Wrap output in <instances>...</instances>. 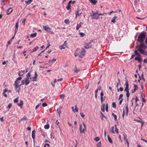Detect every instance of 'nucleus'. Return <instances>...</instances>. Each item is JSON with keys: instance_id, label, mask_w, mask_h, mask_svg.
<instances>
[{"instance_id": "nucleus-7", "label": "nucleus", "mask_w": 147, "mask_h": 147, "mask_svg": "<svg viewBox=\"0 0 147 147\" xmlns=\"http://www.w3.org/2000/svg\"><path fill=\"white\" fill-rule=\"evenodd\" d=\"M83 125L84 127V128H83L82 129V125L81 124L80 125V133L81 134H82L84 132V128H86V127L85 126V125L84 124V123H83Z\"/></svg>"}, {"instance_id": "nucleus-20", "label": "nucleus", "mask_w": 147, "mask_h": 147, "mask_svg": "<svg viewBox=\"0 0 147 147\" xmlns=\"http://www.w3.org/2000/svg\"><path fill=\"white\" fill-rule=\"evenodd\" d=\"M90 2L93 5H96L97 3V1H90Z\"/></svg>"}, {"instance_id": "nucleus-42", "label": "nucleus", "mask_w": 147, "mask_h": 147, "mask_svg": "<svg viewBox=\"0 0 147 147\" xmlns=\"http://www.w3.org/2000/svg\"><path fill=\"white\" fill-rule=\"evenodd\" d=\"M113 107L114 108H115L116 107V104L115 102L112 103Z\"/></svg>"}, {"instance_id": "nucleus-11", "label": "nucleus", "mask_w": 147, "mask_h": 147, "mask_svg": "<svg viewBox=\"0 0 147 147\" xmlns=\"http://www.w3.org/2000/svg\"><path fill=\"white\" fill-rule=\"evenodd\" d=\"M13 10L12 9V8L10 7L7 11V15L9 14Z\"/></svg>"}, {"instance_id": "nucleus-12", "label": "nucleus", "mask_w": 147, "mask_h": 147, "mask_svg": "<svg viewBox=\"0 0 147 147\" xmlns=\"http://www.w3.org/2000/svg\"><path fill=\"white\" fill-rule=\"evenodd\" d=\"M43 28L45 30H50L51 28L48 26H43Z\"/></svg>"}, {"instance_id": "nucleus-61", "label": "nucleus", "mask_w": 147, "mask_h": 147, "mask_svg": "<svg viewBox=\"0 0 147 147\" xmlns=\"http://www.w3.org/2000/svg\"><path fill=\"white\" fill-rule=\"evenodd\" d=\"M29 77H27L26 78H25L24 80H26L27 81H30L29 80Z\"/></svg>"}, {"instance_id": "nucleus-62", "label": "nucleus", "mask_w": 147, "mask_h": 147, "mask_svg": "<svg viewBox=\"0 0 147 147\" xmlns=\"http://www.w3.org/2000/svg\"><path fill=\"white\" fill-rule=\"evenodd\" d=\"M56 124L58 126L59 125V122L58 121V120H57L56 122Z\"/></svg>"}, {"instance_id": "nucleus-46", "label": "nucleus", "mask_w": 147, "mask_h": 147, "mask_svg": "<svg viewBox=\"0 0 147 147\" xmlns=\"http://www.w3.org/2000/svg\"><path fill=\"white\" fill-rule=\"evenodd\" d=\"M47 104L45 102L42 104V106L43 107L47 106Z\"/></svg>"}, {"instance_id": "nucleus-56", "label": "nucleus", "mask_w": 147, "mask_h": 147, "mask_svg": "<svg viewBox=\"0 0 147 147\" xmlns=\"http://www.w3.org/2000/svg\"><path fill=\"white\" fill-rule=\"evenodd\" d=\"M101 117L102 118H103V117H105V115L101 112Z\"/></svg>"}, {"instance_id": "nucleus-35", "label": "nucleus", "mask_w": 147, "mask_h": 147, "mask_svg": "<svg viewBox=\"0 0 147 147\" xmlns=\"http://www.w3.org/2000/svg\"><path fill=\"white\" fill-rule=\"evenodd\" d=\"M75 109L74 110L75 111V112L76 111V112H78V109L77 108V106L75 105Z\"/></svg>"}, {"instance_id": "nucleus-13", "label": "nucleus", "mask_w": 147, "mask_h": 147, "mask_svg": "<svg viewBox=\"0 0 147 147\" xmlns=\"http://www.w3.org/2000/svg\"><path fill=\"white\" fill-rule=\"evenodd\" d=\"M35 133H36V132L35 130H33L32 131V138L33 139V141L34 142V139L35 138Z\"/></svg>"}, {"instance_id": "nucleus-39", "label": "nucleus", "mask_w": 147, "mask_h": 147, "mask_svg": "<svg viewBox=\"0 0 147 147\" xmlns=\"http://www.w3.org/2000/svg\"><path fill=\"white\" fill-rule=\"evenodd\" d=\"M70 5H67L66 6V9L68 10H69V9H71V7H70Z\"/></svg>"}, {"instance_id": "nucleus-9", "label": "nucleus", "mask_w": 147, "mask_h": 147, "mask_svg": "<svg viewBox=\"0 0 147 147\" xmlns=\"http://www.w3.org/2000/svg\"><path fill=\"white\" fill-rule=\"evenodd\" d=\"M142 54L144 55L146 51L142 49L141 48H136Z\"/></svg>"}, {"instance_id": "nucleus-26", "label": "nucleus", "mask_w": 147, "mask_h": 147, "mask_svg": "<svg viewBox=\"0 0 147 147\" xmlns=\"http://www.w3.org/2000/svg\"><path fill=\"white\" fill-rule=\"evenodd\" d=\"M101 143L100 141L97 144V147H101Z\"/></svg>"}, {"instance_id": "nucleus-43", "label": "nucleus", "mask_w": 147, "mask_h": 147, "mask_svg": "<svg viewBox=\"0 0 147 147\" xmlns=\"http://www.w3.org/2000/svg\"><path fill=\"white\" fill-rule=\"evenodd\" d=\"M106 111L107 112H108V105L107 104H106Z\"/></svg>"}, {"instance_id": "nucleus-38", "label": "nucleus", "mask_w": 147, "mask_h": 147, "mask_svg": "<svg viewBox=\"0 0 147 147\" xmlns=\"http://www.w3.org/2000/svg\"><path fill=\"white\" fill-rule=\"evenodd\" d=\"M18 97H17L16 98V99H14L13 100L14 102L15 103L17 102H18Z\"/></svg>"}, {"instance_id": "nucleus-10", "label": "nucleus", "mask_w": 147, "mask_h": 147, "mask_svg": "<svg viewBox=\"0 0 147 147\" xmlns=\"http://www.w3.org/2000/svg\"><path fill=\"white\" fill-rule=\"evenodd\" d=\"M83 24L82 22H80L79 24H78L76 26V29L78 30L82 26Z\"/></svg>"}, {"instance_id": "nucleus-27", "label": "nucleus", "mask_w": 147, "mask_h": 147, "mask_svg": "<svg viewBox=\"0 0 147 147\" xmlns=\"http://www.w3.org/2000/svg\"><path fill=\"white\" fill-rule=\"evenodd\" d=\"M65 46L64 45V44H63L60 47V49L61 50H62L63 49H65Z\"/></svg>"}, {"instance_id": "nucleus-40", "label": "nucleus", "mask_w": 147, "mask_h": 147, "mask_svg": "<svg viewBox=\"0 0 147 147\" xmlns=\"http://www.w3.org/2000/svg\"><path fill=\"white\" fill-rule=\"evenodd\" d=\"M32 1H26L25 2L27 4H30Z\"/></svg>"}, {"instance_id": "nucleus-25", "label": "nucleus", "mask_w": 147, "mask_h": 147, "mask_svg": "<svg viewBox=\"0 0 147 147\" xmlns=\"http://www.w3.org/2000/svg\"><path fill=\"white\" fill-rule=\"evenodd\" d=\"M112 115L114 117L115 121L117 120V116L116 115H115L113 113H112Z\"/></svg>"}, {"instance_id": "nucleus-23", "label": "nucleus", "mask_w": 147, "mask_h": 147, "mask_svg": "<svg viewBox=\"0 0 147 147\" xmlns=\"http://www.w3.org/2000/svg\"><path fill=\"white\" fill-rule=\"evenodd\" d=\"M64 22L65 24H69V20L68 19H66L64 20Z\"/></svg>"}, {"instance_id": "nucleus-51", "label": "nucleus", "mask_w": 147, "mask_h": 147, "mask_svg": "<svg viewBox=\"0 0 147 147\" xmlns=\"http://www.w3.org/2000/svg\"><path fill=\"white\" fill-rule=\"evenodd\" d=\"M94 13L96 15H98V14H99V12L98 11H96Z\"/></svg>"}, {"instance_id": "nucleus-57", "label": "nucleus", "mask_w": 147, "mask_h": 147, "mask_svg": "<svg viewBox=\"0 0 147 147\" xmlns=\"http://www.w3.org/2000/svg\"><path fill=\"white\" fill-rule=\"evenodd\" d=\"M112 12H114V13H116V11H111L110 12H109V15H111Z\"/></svg>"}, {"instance_id": "nucleus-50", "label": "nucleus", "mask_w": 147, "mask_h": 147, "mask_svg": "<svg viewBox=\"0 0 147 147\" xmlns=\"http://www.w3.org/2000/svg\"><path fill=\"white\" fill-rule=\"evenodd\" d=\"M12 105V104H11V103L9 104L8 105V108H9V109H10V108L11 107Z\"/></svg>"}, {"instance_id": "nucleus-48", "label": "nucleus", "mask_w": 147, "mask_h": 147, "mask_svg": "<svg viewBox=\"0 0 147 147\" xmlns=\"http://www.w3.org/2000/svg\"><path fill=\"white\" fill-rule=\"evenodd\" d=\"M80 115L82 118H84L85 117V115L82 113H80Z\"/></svg>"}, {"instance_id": "nucleus-37", "label": "nucleus", "mask_w": 147, "mask_h": 147, "mask_svg": "<svg viewBox=\"0 0 147 147\" xmlns=\"http://www.w3.org/2000/svg\"><path fill=\"white\" fill-rule=\"evenodd\" d=\"M94 140L96 141L97 142L98 141L100 140V138L98 137H96L94 138Z\"/></svg>"}, {"instance_id": "nucleus-45", "label": "nucleus", "mask_w": 147, "mask_h": 147, "mask_svg": "<svg viewBox=\"0 0 147 147\" xmlns=\"http://www.w3.org/2000/svg\"><path fill=\"white\" fill-rule=\"evenodd\" d=\"M123 96V94H120L119 96V99L120 100V99H121L122 98Z\"/></svg>"}, {"instance_id": "nucleus-31", "label": "nucleus", "mask_w": 147, "mask_h": 147, "mask_svg": "<svg viewBox=\"0 0 147 147\" xmlns=\"http://www.w3.org/2000/svg\"><path fill=\"white\" fill-rule=\"evenodd\" d=\"M49 127V125L48 124L44 126V128L46 129H48Z\"/></svg>"}, {"instance_id": "nucleus-17", "label": "nucleus", "mask_w": 147, "mask_h": 147, "mask_svg": "<svg viewBox=\"0 0 147 147\" xmlns=\"http://www.w3.org/2000/svg\"><path fill=\"white\" fill-rule=\"evenodd\" d=\"M117 18V17L116 16H115L114 17H113L112 19L111 22L114 23L115 22V19H116Z\"/></svg>"}, {"instance_id": "nucleus-59", "label": "nucleus", "mask_w": 147, "mask_h": 147, "mask_svg": "<svg viewBox=\"0 0 147 147\" xmlns=\"http://www.w3.org/2000/svg\"><path fill=\"white\" fill-rule=\"evenodd\" d=\"M123 136H124V140L125 141H126V142L127 141V140H127V138H125V136H124V135H123Z\"/></svg>"}, {"instance_id": "nucleus-53", "label": "nucleus", "mask_w": 147, "mask_h": 147, "mask_svg": "<svg viewBox=\"0 0 147 147\" xmlns=\"http://www.w3.org/2000/svg\"><path fill=\"white\" fill-rule=\"evenodd\" d=\"M30 72H28L27 74L26 77H30Z\"/></svg>"}, {"instance_id": "nucleus-41", "label": "nucleus", "mask_w": 147, "mask_h": 147, "mask_svg": "<svg viewBox=\"0 0 147 147\" xmlns=\"http://www.w3.org/2000/svg\"><path fill=\"white\" fill-rule=\"evenodd\" d=\"M27 119V117H24L23 118L21 119L20 121H23L24 120H26Z\"/></svg>"}, {"instance_id": "nucleus-15", "label": "nucleus", "mask_w": 147, "mask_h": 147, "mask_svg": "<svg viewBox=\"0 0 147 147\" xmlns=\"http://www.w3.org/2000/svg\"><path fill=\"white\" fill-rule=\"evenodd\" d=\"M20 104L18 103V105L21 108H22V106L23 104V102L22 100H20Z\"/></svg>"}, {"instance_id": "nucleus-64", "label": "nucleus", "mask_w": 147, "mask_h": 147, "mask_svg": "<svg viewBox=\"0 0 147 147\" xmlns=\"http://www.w3.org/2000/svg\"><path fill=\"white\" fill-rule=\"evenodd\" d=\"M145 43L147 45V37H146L145 40Z\"/></svg>"}, {"instance_id": "nucleus-49", "label": "nucleus", "mask_w": 147, "mask_h": 147, "mask_svg": "<svg viewBox=\"0 0 147 147\" xmlns=\"http://www.w3.org/2000/svg\"><path fill=\"white\" fill-rule=\"evenodd\" d=\"M41 105V103L38 104L35 107V109H36L39 107V106Z\"/></svg>"}, {"instance_id": "nucleus-63", "label": "nucleus", "mask_w": 147, "mask_h": 147, "mask_svg": "<svg viewBox=\"0 0 147 147\" xmlns=\"http://www.w3.org/2000/svg\"><path fill=\"white\" fill-rule=\"evenodd\" d=\"M134 87L135 88H136V89H138V88L137 85L136 84L134 85Z\"/></svg>"}, {"instance_id": "nucleus-5", "label": "nucleus", "mask_w": 147, "mask_h": 147, "mask_svg": "<svg viewBox=\"0 0 147 147\" xmlns=\"http://www.w3.org/2000/svg\"><path fill=\"white\" fill-rule=\"evenodd\" d=\"M85 50L84 49H83L81 52L79 54V57L80 58H82L85 55Z\"/></svg>"}, {"instance_id": "nucleus-24", "label": "nucleus", "mask_w": 147, "mask_h": 147, "mask_svg": "<svg viewBox=\"0 0 147 147\" xmlns=\"http://www.w3.org/2000/svg\"><path fill=\"white\" fill-rule=\"evenodd\" d=\"M120 83H121V82H118L117 84V85H116V87L117 88V90L118 91V92H119V89H118V86H119V84H120Z\"/></svg>"}, {"instance_id": "nucleus-32", "label": "nucleus", "mask_w": 147, "mask_h": 147, "mask_svg": "<svg viewBox=\"0 0 147 147\" xmlns=\"http://www.w3.org/2000/svg\"><path fill=\"white\" fill-rule=\"evenodd\" d=\"M39 48V47L38 46H36V47L34 48L33 49V51H36L37 50V49H38Z\"/></svg>"}, {"instance_id": "nucleus-8", "label": "nucleus", "mask_w": 147, "mask_h": 147, "mask_svg": "<svg viewBox=\"0 0 147 147\" xmlns=\"http://www.w3.org/2000/svg\"><path fill=\"white\" fill-rule=\"evenodd\" d=\"M106 14V13H105L103 14H102L101 13H99L98 14V15L95 16V17H92V19H94L96 20H98V19L99 16L100 15H104Z\"/></svg>"}, {"instance_id": "nucleus-1", "label": "nucleus", "mask_w": 147, "mask_h": 147, "mask_svg": "<svg viewBox=\"0 0 147 147\" xmlns=\"http://www.w3.org/2000/svg\"><path fill=\"white\" fill-rule=\"evenodd\" d=\"M146 36L145 32H142L138 36V41L140 42H143Z\"/></svg>"}, {"instance_id": "nucleus-14", "label": "nucleus", "mask_w": 147, "mask_h": 147, "mask_svg": "<svg viewBox=\"0 0 147 147\" xmlns=\"http://www.w3.org/2000/svg\"><path fill=\"white\" fill-rule=\"evenodd\" d=\"M18 22H17L16 24L15 33H16L18 31Z\"/></svg>"}, {"instance_id": "nucleus-19", "label": "nucleus", "mask_w": 147, "mask_h": 147, "mask_svg": "<svg viewBox=\"0 0 147 147\" xmlns=\"http://www.w3.org/2000/svg\"><path fill=\"white\" fill-rule=\"evenodd\" d=\"M125 108L126 109V115H127L129 112V109L128 108V106L127 105H126Z\"/></svg>"}, {"instance_id": "nucleus-16", "label": "nucleus", "mask_w": 147, "mask_h": 147, "mask_svg": "<svg viewBox=\"0 0 147 147\" xmlns=\"http://www.w3.org/2000/svg\"><path fill=\"white\" fill-rule=\"evenodd\" d=\"M37 33L35 32L34 33H32L31 34L30 37L32 38H34L36 36Z\"/></svg>"}, {"instance_id": "nucleus-28", "label": "nucleus", "mask_w": 147, "mask_h": 147, "mask_svg": "<svg viewBox=\"0 0 147 147\" xmlns=\"http://www.w3.org/2000/svg\"><path fill=\"white\" fill-rule=\"evenodd\" d=\"M115 132L117 133V134H119V132L118 131V129H117V125H115Z\"/></svg>"}, {"instance_id": "nucleus-2", "label": "nucleus", "mask_w": 147, "mask_h": 147, "mask_svg": "<svg viewBox=\"0 0 147 147\" xmlns=\"http://www.w3.org/2000/svg\"><path fill=\"white\" fill-rule=\"evenodd\" d=\"M22 79L21 77H18L15 81L14 85H15V88H17L19 86V84L20 82V80Z\"/></svg>"}, {"instance_id": "nucleus-34", "label": "nucleus", "mask_w": 147, "mask_h": 147, "mask_svg": "<svg viewBox=\"0 0 147 147\" xmlns=\"http://www.w3.org/2000/svg\"><path fill=\"white\" fill-rule=\"evenodd\" d=\"M92 47V45H90V46H88L87 45L86 46H85L84 47L86 49H88L89 48H91Z\"/></svg>"}, {"instance_id": "nucleus-33", "label": "nucleus", "mask_w": 147, "mask_h": 147, "mask_svg": "<svg viewBox=\"0 0 147 147\" xmlns=\"http://www.w3.org/2000/svg\"><path fill=\"white\" fill-rule=\"evenodd\" d=\"M138 50H136L135 51V53L138 56H140V54L138 52Z\"/></svg>"}, {"instance_id": "nucleus-36", "label": "nucleus", "mask_w": 147, "mask_h": 147, "mask_svg": "<svg viewBox=\"0 0 147 147\" xmlns=\"http://www.w3.org/2000/svg\"><path fill=\"white\" fill-rule=\"evenodd\" d=\"M126 95L127 97V100H128V98L130 95V93H129V92H127Z\"/></svg>"}, {"instance_id": "nucleus-18", "label": "nucleus", "mask_w": 147, "mask_h": 147, "mask_svg": "<svg viewBox=\"0 0 147 147\" xmlns=\"http://www.w3.org/2000/svg\"><path fill=\"white\" fill-rule=\"evenodd\" d=\"M105 104H103L102 105V107H101V110L103 112H104L105 111Z\"/></svg>"}, {"instance_id": "nucleus-22", "label": "nucleus", "mask_w": 147, "mask_h": 147, "mask_svg": "<svg viewBox=\"0 0 147 147\" xmlns=\"http://www.w3.org/2000/svg\"><path fill=\"white\" fill-rule=\"evenodd\" d=\"M75 72L77 73H78L80 71V69H77L76 67H75V69H74Z\"/></svg>"}, {"instance_id": "nucleus-60", "label": "nucleus", "mask_w": 147, "mask_h": 147, "mask_svg": "<svg viewBox=\"0 0 147 147\" xmlns=\"http://www.w3.org/2000/svg\"><path fill=\"white\" fill-rule=\"evenodd\" d=\"M139 121L141 122L142 123V126H143V124L144 123V122L142 121Z\"/></svg>"}, {"instance_id": "nucleus-6", "label": "nucleus", "mask_w": 147, "mask_h": 147, "mask_svg": "<svg viewBox=\"0 0 147 147\" xmlns=\"http://www.w3.org/2000/svg\"><path fill=\"white\" fill-rule=\"evenodd\" d=\"M30 82V81H27L25 80H22V84L20 86L24 84H25V86H26L29 84Z\"/></svg>"}, {"instance_id": "nucleus-21", "label": "nucleus", "mask_w": 147, "mask_h": 147, "mask_svg": "<svg viewBox=\"0 0 147 147\" xmlns=\"http://www.w3.org/2000/svg\"><path fill=\"white\" fill-rule=\"evenodd\" d=\"M107 137H108V141H109V142L111 143H113V141L111 140V138L109 136V135H108Z\"/></svg>"}, {"instance_id": "nucleus-55", "label": "nucleus", "mask_w": 147, "mask_h": 147, "mask_svg": "<svg viewBox=\"0 0 147 147\" xmlns=\"http://www.w3.org/2000/svg\"><path fill=\"white\" fill-rule=\"evenodd\" d=\"M119 89V91L120 90L121 91H122L123 90V87H121Z\"/></svg>"}, {"instance_id": "nucleus-58", "label": "nucleus", "mask_w": 147, "mask_h": 147, "mask_svg": "<svg viewBox=\"0 0 147 147\" xmlns=\"http://www.w3.org/2000/svg\"><path fill=\"white\" fill-rule=\"evenodd\" d=\"M100 95L101 96V97H103V96L104 95V93L103 92H102L100 93Z\"/></svg>"}, {"instance_id": "nucleus-44", "label": "nucleus", "mask_w": 147, "mask_h": 147, "mask_svg": "<svg viewBox=\"0 0 147 147\" xmlns=\"http://www.w3.org/2000/svg\"><path fill=\"white\" fill-rule=\"evenodd\" d=\"M1 4H3L4 5H5L7 4V3L6 2V1H2Z\"/></svg>"}, {"instance_id": "nucleus-29", "label": "nucleus", "mask_w": 147, "mask_h": 147, "mask_svg": "<svg viewBox=\"0 0 147 147\" xmlns=\"http://www.w3.org/2000/svg\"><path fill=\"white\" fill-rule=\"evenodd\" d=\"M76 18L78 16H79L80 15V13L79 12V10H78L76 12Z\"/></svg>"}, {"instance_id": "nucleus-54", "label": "nucleus", "mask_w": 147, "mask_h": 147, "mask_svg": "<svg viewBox=\"0 0 147 147\" xmlns=\"http://www.w3.org/2000/svg\"><path fill=\"white\" fill-rule=\"evenodd\" d=\"M80 35L81 37H83L84 35V34L82 32H80Z\"/></svg>"}, {"instance_id": "nucleus-3", "label": "nucleus", "mask_w": 147, "mask_h": 147, "mask_svg": "<svg viewBox=\"0 0 147 147\" xmlns=\"http://www.w3.org/2000/svg\"><path fill=\"white\" fill-rule=\"evenodd\" d=\"M140 45H138L136 47V48H140L143 49H147V46H146L145 44L143 42H140Z\"/></svg>"}, {"instance_id": "nucleus-47", "label": "nucleus", "mask_w": 147, "mask_h": 147, "mask_svg": "<svg viewBox=\"0 0 147 147\" xmlns=\"http://www.w3.org/2000/svg\"><path fill=\"white\" fill-rule=\"evenodd\" d=\"M92 15H90V16H92L93 17H94L95 16H96L94 13V12L92 11Z\"/></svg>"}, {"instance_id": "nucleus-52", "label": "nucleus", "mask_w": 147, "mask_h": 147, "mask_svg": "<svg viewBox=\"0 0 147 147\" xmlns=\"http://www.w3.org/2000/svg\"><path fill=\"white\" fill-rule=\"evenodd\" d=\"M93 42V40H92L91 41H90L89 42H88V43H87V45H88V46H90V44L91 43V42Z\"/></svg>"}, {"instance_id": "nucleus-30", "label": "nucleus", "mask_w": 147, "mask_h": 147, "mask_svg": "<svg viewBox=\"0 0 147 147\" xmlns=\"http://www.w3.org/2000/svg\"><path fill=\"white\" fill-rule=\"evenodd\" d=\"M65 97V95L64 94H61L60 96V98L62 99H63V98H64Z\"/></svg>"}, {"instance_id": "nucleus-4", "label": "nucleus", "mask_w": 147, "mask_h": 147, "mask_svg": "<svg viewBox=\"0 0 147 147\" xmlns=\"http://www.w3.org/2000/svg\"><path fill=\"white\" fill-rule=\"evenodd\" d=\"M125 88L124 90V91H125L126 93L129 92V84L128 82V80H126L125 81Z\"/></svg>"}]
</instances>
